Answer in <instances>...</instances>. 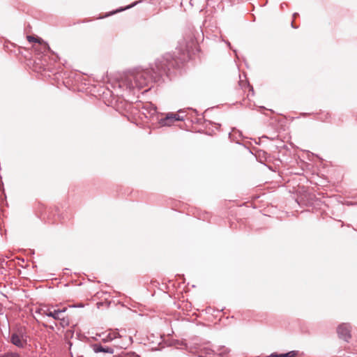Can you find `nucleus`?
<instances>
[{
    "label": "nucleus",
    "instance_id": "nucleus-1",
    "mask_svg": "<svg viewBox=\"0 0 357 357\" xmlns=\"http://www.w3.org/2000/svg\"><path fill=\"white\" fill-rule=\"evenodd\" d=\"M190 50L188 46L176 48V52H167L155 59L149 67H137L124 74L118 82L120 89L129 92L137 88L142 93L150 91L155 84L171 80L176 70L190 59Z\"/></svg>",
    "mask_w": 357,
    "mask_h": 357
},
{
    "label": "nucleus",
    "instance_id": "nucleus-2",
    "mask_svg": "<svg viewBox=\"0 0 357 357\" xmlns=\"http://www.w3.org/2000/svg\"><path fill=\"white\" fill-rule=\"evenodd\" d=\"M27 40L29 43L34 42L33 50L35 52L34 63L36 68L43 71H49L56 74L51 67L52 63L60 60L59 54L51 50L47 42L39 37L28 36Z\"/></svg>",
    "mask_w": 357,
    "mask_h": 357
},
{
    "label": "nucleus",
    "instance_id": "nucleus-3",
    "mask_svg": "<svg viewBox=\"0 0 357 357\" xmlns=\"http://www.w3.org/2000/svg\"><path fill=\"white\" fill-rule=\"evenodd\" d=\"M316 200L315 195L307 190L304 187L299 191V194L296 199V202L301 206H312Z\"/></svg>",
    "mask_w": 357,
    "mask_h": 357
},
{
    "label": "nucleus",
    "instance_id": "nucleus-4",
    "mask_svg": "<svg viewBox=\"0 0 357 357\" xmlns=\"http://www.w3.org/2000/svg\"><path fill=\"white\" fill-rule=\"evenodd\" d=\"M142 114L144 115L146 119H149L151 123L153 124L155 123L158 112L157 107L153 103L147 102L142 104Z\"/></svg>",
    "mask_w": 357,
    "mask_h": 357
},
{
    "label": "nucleus",
    "instance_id": "nucleus-5",
    "mask_svg": "<svg viewBox=\"0 0 357 357\" xmlns=\"http://www.w3.org/2000/svg\"><path fill=\"white\" fill-rule=\"evenodd\" d=\"M177 119H181V118L179 117V114L176 113L168 112L164 117L158 113L155 123H159L161 126H170L174 122L178 121Z\"/></svg>",
    "mask_w": 357,
    "mask_h": 357
},
{
    "label": "nucleus",
    "instance_id": "nucleus-6",
    "mask_svg": "<svg viewBox=\"0 0 357 357\" xmlns=\"http://www.w3.org/2000/svg\"><path fill=\"white\" fill-rule=\"evenodd\" d=\"M140 2H142V1H136L132 2V3L126 6H121V7H119L116 9L112 10H111L109 12H107V13H100L97 19H99V20L105 19L106 17L112 16V15H114L115 14H117L119 13H121V12L125 11L126 10L130 9V8L135 7L136 5H137Z\"/></svg>",
    "mask_w": 357,
    "mask_h": 357
},
{
    "label": "nucleus",
    "instance_id": "nucleus-7",
    "mask_svg": "<svg viewBox=\"0 0 357 357\" xmlns=\"http://www.w3.org/2000/svg\"><path fill=\"white\" fill-rule=\"evenodd\" d=\"M339 337L348 342L351 338V326L347 324H342L337 328Z\"/></svg>",
    "mask_w": 357,
    "mask_h": 357
},
{
    "label": "nucleus",
    "instance_id": "nucleus-8",
    "mask_svg": "<svg viewBox=\"0 0 357 357\" xmlns=\"http://www.w3.org/2000/svg\"><path fill=\"white\" fill-rule=\"evenodd\" d=\"M11 342L18 347H23L26 344V337L22 331H17L12 335Z\"/></svg>",
    "mask_w": 357,
    "mask_h": 357
},
{
    "label": "nucleus",
    "instance_id": "nucleus-9",
    "mask_svg": "<svg viewBox=\"0 0 357 357\" xmlns=\"http://www.w3.org/2000/svg\"><path fill=\"white\" fill-rule=\"evenodd\" d=\"M319 115V117H316L315 119L319 120L321 122H327L331 118V114L329 112H324L320 110L319 113H307L303 112L301 114V116L303 117H307L310 115Z\"/></svg>",
    "mask_w": 357,
    "mask_h": 357
},
{
    "label": "nucleus",
    "instance_id": "nucleus-10",
    "mask_svg": "<svg viewBox=\"0 0 357 357\" xmlns=\"http://www.w3.org/2000/svg\"><path fill=\"white\" fill-rule=\"evenodd\" d=\"M54 215H56L58 220L61 221V223L69 221L71 218V214L68 213V212L61 213L58 207H56L55 214Z\"/></svg>",
    "mask_w": 357,
    "mask_h": 357
},
{
    "label": "nucleus",
    "instance_id": "nucleus-11",
    "mask_svg": "<svg viewBox=\"0 0 357 357\" xmlns=\"http://www.w3.org/2000/svg\"><path fill=\"white\" fill-rule=\"evenodd\" d=\"M190 109L195 114V116H192L190 119V121L192 123L202 124L203 122L206 121V120H205L204 117H199V114L197 109H193L192 108H190Z\"/></svg>",
    "mask_w": 357,
    "mask_h": 357
},
{
    "label": "nucleus",
    "instance_id": "nucleus-12",
    "mask_svg": "<svg viewBox=\"0 0 357 357\" xmlns=\"http://www.w3.org/2000/svg\"><path fill=\"white\" fill-rule=\"evenodd\" d=\"M52 308H53V306L43 305V306L39 307L36 310V312L38 313L41 315H46V316L49 317V312H51Z\"/></svg>",
    "mask_w": 357,
    "mask_h": 357
},
{
    "label": "nucleus",
    "instance_id": "nucleus-13",
    "mask_svg": "<svg viewBox=\"0 0 357 357\" xmlns=\"http://www.w3.org/2000/svg\"><path fill=\"white\" fill-rule=\"evenodd\" d=\"M4 203L7 205L6 195L3 188V183L0 181V207H1Z\"/></svg>",
    "mask_w": 357,
    "mask_h": 357
},
{
    "label": "nucleus",
    "instance_id": "nucleus-14",
    "mask_svg": "<svg viewBox=\"0 0 357 357\" xmlns=\"http://www.w3.org/2000/svg\"><path fill=\"white\" fill-rule=\"evenodd\" d=\"M94 351L96 353H98V352H105V353H109V354L114 353V349L112 348L104 347L101 345H97V344H96L94 346Z\"/></svg>",
    "mask_w": 357,
    "mask_h": 357
},
{
    "label": "nucleus",
    "instance_id": "nucleus-15",
    "mask_svg": "<svg viewBox=\"0 0 357 357\" xmlns=\"http://www.w3.org/2000/svg\"><path fill=\"white\" fill-rule=\"evenodd\" d=\"M57 320H59L60 321L59 324L63 328H66V327L68 326L70 324V319L68 315H66V317H57Z\"/></svg>",
    "mask_w": 357,
    "mask_h": 357
},
{
    "label": "nucleus",
    "instance_id": "nucleus-16",
    "mask_svg": "<svg viewBox=\"0 0 357 357\" xmlns=\"http://www.w3.org/2000/svg\"><path fill=\"white\" fill-rule=\"evenodd\" d=\"M234 131H236V132H238V137H241L242 136V133H241V132H240V131L237 130L236 128H233V129H232V130H231V132H229V133L228 134V135H229V138L230 139V140H231V142H236V144H241V143L237 140V137L235 135V134H234V133H233Z\"/></svg>",
    "mask_w": 357,
    "mask_h": 357
},
{
    "label": "nucleus",
    "instance_id": "nucleus-17",
    "mask_svg": "<svg viewBox=\"0 0 357 357\" xmlns=\"http://www.w3.org/2000/svg\"><path fill=\"white\" fill-rule=\"evenodd\" d=\"M297 353H298V351H289V352H288L287 354H280V355H278V354H273L271 355V356L272 357H295L297 355Z\"/></svg>",
    "mask_w": 357,
    "mask_h": 357
},
{
    "label": "nucleus",
    "instance_id": "nucleus-18",
    "mask_svg": "<svg viewBox=\"0 0 357 357\" xmlns=\"http://www.w3.org/2000/svg\"><path fill=\"white\" fill-rule=\"evenodd\" d=\"M59 310H60V309L53 307L51 312H49V317H52L55 320H57V317H59Z\"/></svg>",
    "mask_w": 357,
    "mask_h": 357
},
{
    "label": "nucleus",
    "instance_id": "nucleus-19",
    "mask_svg": "<svg viewBox=\"0 0 357 357\" xmlns=\"http://www.w3.org/2000/svg\"><path fill=\"white\" fill-rule=\"evenodd\" d=\"M300 17V15L298 13H294L293 15H292V18H293V20L291 21V26L293 28V29H298V25H296L294 20H296V18L299 17Z\"/></svg>",
    "mask_w": 357,
    "mask_h": 357
},
{
    "label": "nucleus",
    "instance_id": "nucleus-20",
    "mask_svg": "<svg viewBox=\"0 0 357 357\" xmlns=\"http://www.w3.org/2000/svg\"><path fill=\"white\" fill-rule=\"evenodd\" d=\"M185 113V111L183 110V109H179L178 111V114H179V117L181 118V119H177L178 121H183L185 120V119H188V118L187 117V116H183V115H181V114H183Z\"/></svg>",
    "mask_w": 357,
    "mask_h": 357
},
{
    "label": "nucleus",
    "instance_id": "nucleus-21",
    "mask_svg": "<svg viewBox=\"0 0 357 357\" xmlns=\"http://www.w3.org/2000/svg\"><path fill=\"white\" fill-rule=\"evenodd\" d=\"M2 357H20L17 353H7L5 354Z\"/></svg>",
    "mask_w": 357,
    "mask_h": 357
},
{
    "label": "nucleus",
    "instance_id": "nucleus-22",
    "mask_svg": "<svg viewBox=\"0 0 357 357\" xmlns=\"http://www.w3.org/2000/svg\"><path fill=\"white\" fill-rule=\"evenodd\" d=\"M66 311V308L64 307L63 309H60L59 312V317H66V315H64V312Z\"/></svg>",
    "mask_w": 357,
    "mask_h": 357
},
{
    "label": "nucleus",
    "instance_id": "nucleus-23",
    "mask_svg": "<svg viewBox=\"0 0 357 357\" xmlns=\"http://www.w3.org/2000/svg\"><path fill=\"white\" fill-rule=\"evenodd\" d=\"M225 43H226V44L227 45V46H228L231 50H233V52H234V54H235V55H236V57H238V56H237V50H235V49H232L231 45V43H230L229 41H227V42H225Z\"/></svg>",
    "mask_w": 357,
    "mask_h": 357
},
{
    "label": "nucleus",
    "instance_id": "nucleus-24",
    "mask_svg": "<svg viewBox=\"0 0 357 357\" xmlns=\"http://www.w3.org/2000/svg\"><path fill=\"white\" fill-rule=\"evenodd\" d=\"M258 108H259V111L261 112H262V111H264V110L267 109L264 106H259V107H258Z\"/></svg>",
    "mask_w": 357,
    "mask_h": 357
},
{
    "label": "nucleus",
    "instance_id": "nucleus-25",
    "mask_svg": "<svg viewBox=\"0 0 357 357\" xmlns=\"http://www.w3.org/2000/svg\"><path fill=\"white\" fill-rule=\"evenodd\" d=\"M284 6H287V3H284V2L280 4V7H281V8H282V9H283V8H284Z\"/></svg>",
    "mask_w": 357,
    "mask_h": 357
},
{
    "label": "nucleus",
    "instance_id": "nucleus-26",
    "mask_svg": "<svg viewBox=\"0 0 357 357\" xmlns=\"http://www.w3.org/2000/svg\"><path fill=\"white\" fill-rule=\"evenodd\" d=\"M91 21H92V20H91V19H90V18H87V19H85V20L83 21V22H91Z\"/></svg>",
    "mask_w": 357,
    "mask_h": 357
},
{
    "label": "nucleus",
    "instance_id": "nucleus-27",
    "mask_svg": "<svg viewBox=\"0 0 357 357\" xmlns=\"http://www.w3.org/2000/svg\"><path fill=\"white\" fill-rule=\"evenodd\" d=\"M214 124H215L217 126V128H216L217 129H218L221 126L220 123H214Z\"/></svg>",
    "mask_w": 357,
    "mask_h": 357
},
{
    "label": "nucleus",
    "instance_id": "nucleus-28",
    "mask_svg": "<svg viewBox=\"0 0 357 357\" xmlns=\"http://www.w3.org/2000/svg\"><path fill=\"white\" fill-rule=\"evenodd\" d=\"M251 91H252V95H254L255 91H254V89L252 86L251 87Z\"/></svg>",
    "mask_w": 357,
    "mask_h": 357
},
{
    "label": "nucleus",
    "instance_id": "nucleus-29",
    "mask_svg": "<svg viewBox=\"0 0 357 357\" xmlns=\"http://www.w3.org/2000/svg\"><path fill=\"white\" fill-rule=\"evenodd\" d=\"M261 138H266V139H268V137L266 135H263V136L261 137Z\"/></svg>",
    "mask_w": 357,
    "mask_h": 357
},
{
    "label": "nucleus",
    "instance_id": "nucleus-30",
    "mask_svg": "<svg viewBox=\"0 0 357 357\" xmlns=\"http://www.w3.org/2000/svg\"><path fill=\"white\" fill-rule=\"evenodd\" d=\"M4 48H5L6 50H8V45H4Z\"/></svg>",
    "mask_w": 357,
    "mask_h": 357
},
{
    "label": "nucleus",
    "instance_id": "nucleus-31",
    "mask_svg": "<svg viewBox=\"0 0 357 357\" xmlns=\"http://www.w3.org/2000/svg\"><path fill=\"white\" fill-rule=\"evenodd\" d=\"M58 220V218L57 219H54V222H52V224H54V222L57 221Z\"/></svg>",
    "mask_w": 357,
    "mask_h": 357
},
{
    "label": "nucleus",
    "instance_id": "nucleus-32",
    "mask_svg": "<svg viewBox=\"0 0 357 357\" xmlns=\"http://www.w3.org/2000/svg\"><path fill=\"white\" fill-rule=\"evenodd\" d=\"M50 328L53 330L54 329V327L53 326H50Z\"/></svg>",
    "mask_w": 357,
    "mask_h": 357
},
{
    "label": "nucleus",
    "instance_id": "nucleus-33",
    "mask_svg": "<svg viewBox=\"0 0 357 357\" xmlns=\"http://www.w3.org/2000/svg\"><path fill=\"white\" fill-rule=\"evenodd\" d=\"M263 154H266V153L265 151H262Z\"/></svg>",
    "mask_w": 357,
    "mask_h": 357
}]
</instances>
